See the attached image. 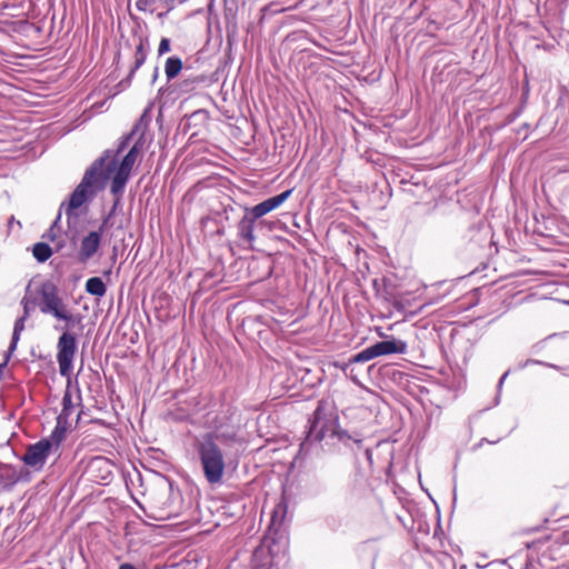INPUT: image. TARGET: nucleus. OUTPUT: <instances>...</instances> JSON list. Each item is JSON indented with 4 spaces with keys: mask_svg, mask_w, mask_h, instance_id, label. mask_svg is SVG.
<instances>
[{
    "mask_svg": "<svg viewBox=\"0 0 569 569\" xmlns=\"http://www.w3.org/2000/svg\"><path fill=\"white\" fill-rule=\"evenodd\" d=\"M39 309L43 315H50L57 320L66 322L64 331L57 342V361L59 363V372L62 377L68 378L67 389L62 397V410L57 420L69 423V418L73 412L72 396L70 391V375L73 367V359L77 353V338L70 332V328L81 322L80 315H73L63 299L59 295L58 287L51 281H44L39 288Z\"/></svg>",
    "mask_w": 569,
    "mask_h": 569,
    "instance_id": "f257e3e1",
    "label": "nucleus"
},
{
    "mask_svg": "<svg viewBox=\"0 0 569 569\" xmlns=\"http://www.w3.org/2000/svg\"><path fill=\"white\" fill-rule=\"evenodd\" d=\"M321 441H326L328 446L340 443L352 452L363 446L361 432H349L340 427L337 409L328 399L319 400L309 418L307 435L300 445V451L307 452L312 443Z\"/></svg>",
    "mask_w": 569,
    "mask_h": 569,
    "instance_id": "f03ea898",
    "label": "nucleus"
},
{
    "mask_svg": "<svg viewBox=\"0 0 569 569\" xmlns=\"http://www.w3.org/2000/svg\"><path fill=\"white\" fill-rule=\"evenodd\" d=\"M111 157V150H106L91 166L86 170L81 182L76 187L69 198L66 207L68 219L71 218L73 211L80 208L89 199H92L106 186L107 180L116 168V160L107 163Z\"/></svg>",
    "mask_w": 569,
    "mask_h": 569,
    "instance_id": "7ed1b4c3",
    "label": "nucleus"
},
{
    "mask_svg": "<svg viewBox=\"0 0 569 569\" xmlns=\"http://www.w3.org/2000/svg\"><path fill=\"white\" fill-rule=\"evenodd\" d=\"M236 433H224L218 430L207 432L194 440L193 447L200 461L203 476L210 485L221 483L226 462L224 455L219 447L222 440H234Z\"/></svg>",
    "mask_w": 569,
    "mask_h": 569,
    "instance_id": "20e7f679",
    "label": "nucleus"
},
{
    "mask_svg": "<svg viewBox=\"0 0 569 569\" xmlns=\"http://www.w3.org/2000/svg\"><path fill=\"white\" fill-rule=\"evenodd\" d=\"M150 123L151 112L149 109H146L138 119V121L134 123L131 131L120 139L117 149H110L111 157L107 160V163L113 160L116 156H119L121 152H123L131 141H133V144L130 149H136V152L138 154H140L142 150L147 149L151 141V137L147 134Z\"/></svg>",
    "mask_w": 569,
    "mask_h": 569,
    "instance_id": "39448f33",
    "label": "nucleus"
},
{
    "mask_svg": "<svg viewBox=\"0 0 569 569\" xmlns=\"http://www.w3.org/2000/svg\"><path fill=\"white\" fill-rule=\"evenodd\" d=\"M150 123L151 112L149 109H146L138 119V121L134 123L131 131L120 139L117 149H110L111 157L107 160V163L113 160L116 156H119L121 152H123L131 141H133V144L130 149H136V152L138 154H140L142 150L147 149L151 141V137L147 134Z\"/></svg>",
    "mask_w": 569,
    "mask_h": 569,
    "instance_id": "423d86ee",
    "label": "nucleus"
},
{
    "mask_svg": "<svg viewBox=\"0 0 569 569\" xmlns=\"http://www.w3.org/2000/svg\"><path fill=\"white\" fill-rule=\"evenodd\" d=\"M288 553L274 541L271 545L264 542L257 547L252 553L251 569H280L288 563Z\"/></svg>",
    "mask_w": 569,
    "mask_h": 569,
    "instance_id": "0eeeda50",
    "label": "nucleus"
},
{
    "mask_svg": "<svg viewBox=\"0 0 569 569\" xmlns=\"http://www.w3.org/2000/svg\"><path fill=\"white\" fill-rule=\"evenodd\" d=\"M52 453L56 452L51 449L49 441L41 439L27 447L22 461L33 471H40L44 467L49 456Z\"/></svg>",
    "mask_w": 569,
    "mask_h": 569,
    "instance_id": "6e6552de",
    "label": "nucleus"
},
{
    "mask_svg": "<svg viewBox=\"0 0 569 569\" xmlns=\"http://www.w3.org/2000/svg\"><path fill=\"white\" fill-rule=\"evenodd\" d=\"M138 153L136 152V149H130L127 154L122 158L121 162L118 164V156H116V168L112 171V190L114 192H119L121 190H124L126 184L129 180L131 170L138 159Z\"/></svg>",
    "mask_w": 569,
    "mask_h": 569,
    "instance_id": "1a4fd4ad",
    "label": "nucleus"
},
{
    "mask_svg": "<svg viewBox=\"0 0 569 569\" xmlns=\"http://www.w3.org/2000/svg\"><path fill=\"white\" fill-rule=\"evenodd\" d=\"M159 496H168L166 501L159 499L158 505L154 507L159 512V519H169L178 516L179 508L174 507V500H179V491L174 492L172 483L169 482L167 487L158 492Z\"/></svg>",
    "mask_w": 569,
    "mask_h": 569,
    "instance_id": "9d476101",
    "label": "nucleus"
},
{
    "mask_svg": "<svg viewBox=\"0 0 569 569\" xmlns=\"http://www.w3.org/2000/svg\"><path fill=\"white\" fill-rule=\"evenodd\" d=\"M487 233L488 232L485 230V226L482 223L471 224L467 232L457 242V250L459 253H463V246L468 244V250L473 253L476 248L481 247Z\"/></svg>",
    "mask_w": 569,
    "mask_h": 569,
    "instance_id": "9b49d317",
    "label": "nucleus"
},
{
    "mask_svg": "<svg viewBox=\"0 0 569 569\" xmlns=\"http://www.w3.org/2000/svg\"><path fill=\"white\" fill-rule=\"evenodd\" d=\"M292 193V189H288L274 197L268 198L262 202L253 206L252 208H246V211L253 217V219H260L264 214L280 207Z\"/></svg>",
    "mask_w": 569,
    "mask_h": 569,
    "instance_id": "f8f14e48",
    "label": "nucleus"
},
{
    "mask_svg": "<svg viewBox=\"0 0 569 569\" xmlns=\"http://www.w3.org/2000/svg\"><path fill=\"white\" fill-rule=\"evenodd\" d=\"M148 50H149V40L147 37H141L139 36L138 37V43L136 44V50H134V61H133V64L131 66L130 70H129V73L127 76L126 79H123L119 84L120 86H126L128 87L132 80V78L134 77V73L137 72V70L146 62V59H147V56H148Z\"/></svg>",
    "mask_w": 569,
    "mask_h": 569,
    "instance_id": "ddd939ff",
    "label": "nucleus"
},
{
    "mask_svg": "<svg viewBox=\"0 0 569 569\" xmlns=\"http://www.w3.org/2000/svg\"><path fill=\"white\" fill-rule=\"evenodd\" d=\"M101 242V233L98 231H90L80 243V249L78 251V260L80 262H87L90 260L96 252L98 251Z\"/></svg>",
    "mask_w": 569,
    "mask_h": 569,
    "instance_id": "4468645a",
    "label": "nucleus"
},
{
    "mask_svg": "<svg viewBox=\"0 0 569 569\" xmlns=\"http://www.w3.org/2000/svg\"><path fill=\"white\" fill-rule=\"evenodd\" d=\"M376 358L380 356L405 353L407 351V343L399 339L382 340L372 345Z\"/></svg>",
    "mask_w": 569,
    "mask_h": 569,
    "instance_id": "2eb2a0df",
    "label": "nucleus"
},
{
    "mask_svg": "<svg viewBox=\"0 0 569 569\" xmlns=\"http://www.w3.org/2000/svg\"><path fill=\"white\" fill-rule=\"evenodd\" d=\"M257 219H253L251 214H249L247 211L242 219L238 223V236L241 240L248 243V247L250 249H253V242H254V223Z\"/></svg>",
    "mask_w": 569,
    "mask_h": 569,
    "instance_id": "dca6fc26",
    "label": "nucleus"
},
{
    "mask_svg": "<svg viewBox=\"0 0 569 569\" xmlns=\"http://www.w3.org/2000/svg\"><path fill=\"white\" fill-rule=\"evenodd\" d=\"M69 427L70 423H63L62 421L57 420V425L51 435L48 438H42V440L49 441L51 449L57 453L61 442L66 438V433Z\"/></svg>",
    "mask_w": 569,
    "mask_h": 569,
    "instance_id": "f3484780",
    "label": "nucleus"
},
{
    "mask_svg": "<svg viewBox=\"0 0 569 569\" xmlns=\"http://www.w3.org/2000/svg\"><path fill=\"white\" fill-rule=\"evenodd\" d=\"M182 68H183V63L179 57L172 56V57L167 58L166 63H164V73H166L167 80L171 81L174 78H177L178 74L181 72Z\"/></svg>",
    "mask_w": 569,
    "mask_h": 569,
    "instance_id": "a211bd4d",
    "label": "nucleus"
},
{
    "mask_svg": "<svg viewBox=\"0 0 569 569\" xmlns=\"http://www.w3.org/2000/svg\"><path fill=\"white\" fill-rule=\"evenodd\" d=\"M376 358V355H375V351H373V348L372 346L361 350L360 352H358L357 355H355L348 363H346L343 367H342V370L345 372V375H349L348 373V369L353 366L355 363H363V362H367L369 360H372Z\"/></svg>",
    "mask_w": 569,
    "mask_h": 569,
    "instance_id": "6ab92c4d",
    "label": "nucleus"
},
{
    "mask_svg": "<svg viewBox=\"0 0 569 569\" xmlns=\"http://www.w3.org/2000/svg\"><path fill=\"white\" fill-rule=\"evenodd\" d=\"M204 76H194L182 79L178 83V89L182 93H190L194 91L199 86H201L206 81Z\"/></svg>",
    "mask_w": 569,
    "mask_h": 569,
    "instance_id": "aec40b11",
    "label": "nucleus"
},
{
    "mask_svg": "<svg viewBox=\"0 0 569 569\" xmlns=\"http://www.w3.org/2000/svg\"><path fill=\"white\" fill-rule=\"evenodd\" d=\"M86 291L96 297H103L107 292V287L101 278L92 277L86 282Z\"/></svg>",
    "mask_w": 569,
    "mask_h": 569,
    "instance_id": "412c9836",
    "label": "nucleus"
},
{
    "mask_svg": "<svg viewBox=\"0 0 569 569\" xmlns=\"http://www.w3.org/2000/svg\"><path fill=\"white\" fill-rule=\"evenodd\" d=\"M32 254L38 262L42 263L52 256V249L46 242H37L32 248Z\"/></svg>",
    "mask_w": 569,
    "mask_h": 569,
    "instance_id": "4be33fe9",
    "label": "nucleus"
},
{
    "mask_svg": "<svg viewBox=\"0 0 569 569\" xmlns=\"http://www.w3.org/2000/svg\"><path fill=\"white\" fill-rule=\"evenodd\" d=\"M28 318H24L23 316H21L20 318H18L14 322V327H13V332H12V337H11V342H10V352H13L17 348V345H18V341L20 339V333L21 331L24 329V322Z\"/></svg>",
    "mask_w": 569,
    "mask_h": 569,
    "instance_id": "5701e85b",
    "label": "nucleus"
},
{
    "mask_svg": "<svg viewBox=\"0 0 569 569\" xmlns=\"http://www.w3.org/2000/svg\"><path fill=\"white\" fill-rule=\"evenodd\" d=\"M89 467L90 469L102 470L109 467V461L103 457H94L91 459Z\"/></svg>",
    "mask_w": 569,
    "mask_h": 569,
    "instance_id": "b1692460",
    "label": "nucleus"
},
{
    "mask_svg": "<svg viewBox=\"0 0 569 569\" xmlns=\"http://www.w3.org/2000/svg\"><path fill=\"white\" fill-rule=\"evenodd\" d=\"M157 2V0H137L136 1V7L139 11H150V12H153V9L151 8L154 3Z\"/></svg>",
    "mask_w": 569,
    "mask_h": 569,
    "instance_id": "393cba45",
    "label": "nucleus"
},
{
    "mask_svg": "<svg viewBox=\"0 0 569 569\" xmlns=\"http://www.w3.org/2000/svg\"><path fill=\"white\" fill-rule=\"evenodd\" d=\"M123 191L124 190H121L119 191L118 193L114 192L112 190V184L110 186V192L113 194L114 197V201H113V204H112V208H111V211H110V214H113L116 212V210L118 209V207L120 206L121 203V198H122V194H123Z\"/></svg>",
    "mask_w": 569,
    "mask_h": 569,
    "instance_id": "a878e982",
    "label": "nucleus"
},
{
    "mask_svg": "<svg viewBox=\"0 0 569 569\" xmlns=\"http://www.w3.org/2000/svg\"><path fill=\"white\" fill-rule=\"evenodd\" d=\"M170 39L168 38H162L160 40V43H159V48H158V54L159 56H163L166 53H168L171 49V44H170Z\"/></svg>",
    "mask_w": 569,
    "mask_h": 569,
    "instance_id": "bb28decb",
    "label": "nucleus"
},
{
    "mask_svg": "<svg viewBox=\"0 0 569 569\" xmlns=\"http://www.w3.org/2000/svg\"><path fill=\"white\" fill-rule=\"evenodd\" d=\"M60 218H61V213L59 212L57 219L53 221V223L51 224V227L49 229V238H50V240H54V238H56L54 230L59 226Z\"/></svg>",
    "mask_w": 569,
    "mask_h": 569,
    "instance_id": "cd10ccee",
    "label": "nucleus"
},
{
    "mask_svg": "<svg viewBox=\"0 0 569 569\" xmlns=\"http://www.w3.org/2000/svg\"><path fill=\"white\" fill-rule=\"evenodd\" d=\"M21 305H22V308H23V315L22 316L24 318H29L30 309H31L29 299L27 297L22 298Z\"/></svg>",
    "mask_w": 569,
    "mask_h": 569,
    "instance_id": "c85d7f7f",
    "label": "nucleus"
},
{
    "mask_svg": "<svg viewBox=\"0 0 569 569\" xmlns=\"http://www.w3.org/2000/svg\"><path fill=\"white\" fill-rule=\"evenodd\" d=\"M529 365H545V366H548V367H552V368H556V366L553 365H548V363H545L542 361H539V360H532V359H528L523 365H521L520 367L521 368H525Z\"/></svg>",
    "mask_w": 569,
    "mask_h": 569,
    "instance_id": "c756f323",
    "label": "nucleus"
},
{
    "mask_svg": "<svg viewBox=\"0 0 569 569\" xmlns=\"http://www.w3.org/2000/svg\"><path fill=\"white\" fill-rule=\"evenodd\" d=\"M498 441H499V439H497L495 441H490L487 438H482L477 445H475L473 450H476V449L480 448L481 446H483L485 442H488V443L492 445V443H497Z\"/></svg>",
    "mask_w": 569,
    "mask_h": 569,
    "instance_id": "7c9ffc66",
    "label": "nucleus"
},
{
    "mask_svg": "<svg viewBox=\"0 0 569 569\" xmlns=\"http://www.w3.org/2000/svg\"><path fill=\"white\" fill-rule=\"evenodd\" d=\"M498 441H499V439H497L495 441H490L487 438H482L477 445H475L473 450H476V449L480 448L481 446H483L485 442H488V443L492 445V443H497Z\"/></svg>",
    "mask_w": 569,
    "mask_h": 569,
    "instance_id": "2f4dec72",
    "label": "nucleus"
},
{
    "mask_svg": "<svg viewBox=\"0 0 569 569\" xmlns=\"http://www.w3.org/2000/svg\"><path fill=\"white\" fill-rule=\"evenodd\" d=\"M160 1L167 7V12H169L170 10L173 9L177 0H160Z\"/></svg>",
    "mask_w": 569,
    "mask_h": 569,
    "instance_id": "473e14b6",
    "label": "nucleus"
},
{
    "mask_svg": "<svg viewBox=\"0 0 569 569\" xmlns=\"http://www.w3.org/2000/svg\"><path fill=\"white\" fill-rule=\"evenodd\" d=\"M119 569H136V567L129 562L121 563Z\"/></svg>",
    "mask_w": 569,
    "mask_h": 569,
    "instance_id": "72a5a7b5",
    "label": "nucleus"
},
{
    "mask_svg": "<svg viewBox=\"0 0 569 569\" xmlns=\"http://www.w3.org/2000/svg\"><path fill=\"white\" fill-rule=\"evenodd\" d=\"M348 373L349 375H346L347 377L351 378L353 381H356V377H355V372H353V368L352 366L348 369Z\"/></svg>",
    "mask_w": 569,
    "mask_h": 569,
    "instance_id": "f704fd0d",
    "label": "nucleus"
},
{
    "mask_svg": "<svg viewBox=\"0 0 569 569\" xmlns=\"http://www.w3.org/2000/svg\"><path fill=\"white\" fill-rule=\"evenodd\" d=\"M158 73H159V69H158V67H156L154 68V72H153L152 81H156V79L158 78Z\"/></svg>",
    "mask_w": 569,
    "mask_h": 569,
    "instance_id": "c9c22d12",
    "label": "nucleus"
},
{
    "mask_svg": "<svg viewBox=\"0 0 569 569\" xmlns=\"http://www.w3.org/2000/svg\"><path fill=\"white\" fill-rule=\"evenodd\" d=\"M167 13H168L167 11L166 12H159L158 13V18L159 19H163L167 16Z\"/></svg>",
    "mask_w": 569,
    "mask_h": 569,
    "instance_id": "e433bc0d",
    "label": "nucleus"
},
{
    "mask_svg": "<svg viewBox=\"0 0 569 569\" xmlns=\"http://www.w3.org/2000/svg\"><path fill=\"white\" fill-rule=\"evenodd\" d=\"M507 375H508V373L506 372V373L500 378V380H499V386H501V385L503 383V381H505V379H506Z\"/></svg>",
    "mask_w": 569,
    "mask_h": 569,
    "instance_id": "4c0bfd02",
    "label": "nucleus"
},
{
    "mask_svg": "<svg viewBox=\"0 0 569 569\" xmlns=\"http://www.w3.org/2000/svg\"><path fill=\"white\" fill-rule=\"evenodd\" d=\"M366 453H367L368 457H370L371 456V450L370 449H366Z\"/></svg>",
    "mask_w": 569,
    "mask_h": 569,
    "instance_id": "58836bf2",
    "label": "nucleus"
},
{
    "mask_svg": "<svg viewBox=\"0 0 569 569\" xmlns=\"http://www.w3.org/2000/svg\"><path fill=\"white\" fill-rule=\"evenodd\" d=\"M395 307L400 308V302L396 301Z\"/></svg>",
    "mask_w": 569,
    "mask_h": 569,
    "instance_id": "ea45409f",
    "label": "nucleus"
},
{
    "mask_svg": "<svg viewBox=\"0 0 569 569\" xmlns=\"http://www.w3.org/2000/svg\"><path fill=\"white\" fill-rule=\"evenodd\" d=\"M9 223H14V217H11V220Z\"/></svg>",
    "mask_w": 569,
    "mask_h": 569,
    "instance_id": "a19ab883",
    "label": "nucleus"
},
{
    "mask_svg": "<svg viewBox=\"0 0 569 569\" xmlns=\"http://www.w3.org/2000/svg\"><path fill=\"white\" fill-rule=\"evenodd\" d=\"M9 223H14V217H11V220Z\"/></svg>",
    "mask_w": 569,
    "mask_h": 569,
    "instance_id": "79ce46f5",
    "label": "nucleus"
}]
</instances>
